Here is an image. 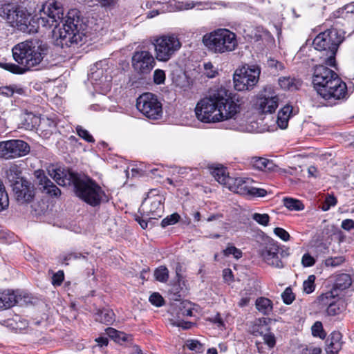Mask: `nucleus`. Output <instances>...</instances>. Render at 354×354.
<instances>
[{
	"label": "nucleus",
	"instance_id": "7",
	"mask_svg": "<svg viewBox=\"0 0 354 354\" xmlns=\"http://www.w3.org/2000/svg\"><path fill=\"white\" fill-rule=\"evenodd\" d=\"M220 121L233 118L241 111V99L223 87L216 89Z\"/></svg>",
	"mask_w": 354,
	"mask_h": 354
},
{
	"label": "nucleus",
	"instance_id": "30",
	"mask_svg": "<svg viewBox=\"0 0 354 354\" xmlns=\"http://www.w3.org/2000/svg\"><path fill=\"white\" fill-rule=\"evenodd\" d=\"M201 5V2H194L189 0L186 1H173L170 3V6L173 11H184L194 8L197 6Z\"/></svg>",
	"mask_w": 354,
	"mask_h": 354
},
{
	"label": "nucleus",
	"instance_id": "18",
	"mask_svg": "<svg viewBox=\"0 0 354 354\" xmlns=\"http://www.w3.org/2000/svg\"><path fill=\"white\" fill-rule=\"evenodd\" d=\"M13 192L19 204L30 203L34 196L33 187L29 182L23 179L14 184Z\"/></svg>",
	"mask_w": 354,
	"mask_h": 354
},
{
	"label": "nucleus",
	"instance_id": "29",
	"mask_svg": "<svg viewBox=\"0 0 354 354\" xmlns=\"http://www.w3.org/2000/svg\"><path fill=\"white\" fill-rule=\"evenodd\" d=\"M292 111V107L289 105L283 106L278 113L277 123L278 126L284 129L288 127V120Z\"/></svg>",
	"mask_w": 354,
	"mask_h": 354
},
{
	"label": "nucleus",
	"instance_id": "59",
	"mask_svg": "<svg viewBox=\"0 0 354 354\" xmlns=\"http://www.w3.org/2000/svg\"><path fill=\"white\" fill-rule=\"evenodd\" d=\"M82 257L84 258V257L80 253L71 252L66 254H64L63 256H62L61 259L62 263H64L66 265H68V263H67V261L73 259H77L81 258Z\"/></svg>",
	"mask_w": 354,
	"mask_h": 354
},
{
	"label": "nucleus",
	"instance_id": "23",
	"mask_svg": "<svg viewBox=\"0 0 354 354\" xmlns=\"http://www.w3.org/2000/svg\"><path fill=\"white\" fill-rule=\"evenodd\" d=\"M279 84L283 90L294 91L300 88L302 81L294 77H281L279 79Z\"/></svg>",
	"mask_w": 354,
	"mask_h": 354
},
{
	"label": "nucleus",
	"instance_id": "1",
	"mask_svg": "<svg viewBox=\"0 0 354 354\" xmlns=\"http://www.w3.org/2000/svg\"><path fill=\"white\" fill-rule=\"evenodd\" d=\"M38 27H55L53 37L56 46L61 48L75 47L82 44L85 34L77 11L72 10L64 17L61 3L48 1L39 10Z\"/></svg>",
	"mask_w": 354,
	"mask_h": 354
},
{
	"label": "nucleus",
	"instance_id": "57",
	"mask_svg": "<svg viewBox=\"0 0 354 354\" xmlns=\"http://www.w3.org/2000/svg\"><path fill=\"white\" fill-rule=\"evenodd\" d=\"M344 261L343 257H330L326 259L325 264L327 266L336 267L341 265Z\"/></svg>",
	"mask_w": 354,
	"mask_h": 354
},
{
	"label": "nucleus",
	"instance_id": "52",
	"mask_svg": "<svg viewBox=\"0 0 354 354\" xmlns=\"http://www.w3.org/2000/svg\"><path fill=\"white\" fill-rule=\"evenodd\" d=\"M103 70L102 69H97L96 71L92 72L90 75L89 79L94 84H100L102 82L103 78Z\"/></svg>",
	"mask_w": 354,
	"mask_h": 354
},
{
	"label": "nucleus",
	"instance_id": "47",
	"mask_svg": "<svg viewBox=\"0 0 354 354\" xmlns=\"http://www.w3.org/2000/svg\"><path fill=\"white\" fill-rule=\"evenodd\" d=\"M179 219L180 215L177 213H174L162 219L160 225L162 227H165L168 225L176 223L179 221Z\"/></svg>",
	"mask_w": 354,
	"mask_h": 354
},
{
	"label": "nucleus",
	"instance_id": "64",
	"mask_svg": "<svg viewBox=\"0 0 354 354\" xmlns=\"http://www.w3.org/2000/svg\"><path fill=\"white\" fill-rule=\"evenodd\" d=\"M209 320L214 324H216L218 328H223L225 326V324L221 315L219 314L211 317Z\"/></svg>",
	"mask_w": 354,
	"mask_h": 354
},
{
	"label": "nucleus",
	"instance_id": "12",
	"mask_svg": "<svg viewBox=\"0 0 354 354\" xmlns=\"http://www.w3.org/2000/svg\"><path fill=\"white\" fill-rule=\"evenodd\" d=\"M331 105L348 97L347 86L339 76L330 82L326 88H319V94Z\"/></svg>",
	"mask_w": 354,
	"mask_h": 354
},
{
	"label": "nucleus",
	"instance_id": "54",
	"mask_svg": "<svg viewBox=\"0 0 354 354\" xmlns=\"http://www.w3.org/2000/svg\"><path fill=\"white\" fill-rule=\"evenodd\" d=\"M204 73L207 77L213 78L216 77L218 72L211 62H207L204 64Z\"/></svg>",
	"mask_w": 354,
	"mask_h": 354
},
{
	"label": "nucleus",
	"instance_id": "46",
	"mask_svg": "<svg viewBox=\"0 0 354 354\" xmlns=\"http://www.w3.org/2000/svg\"><path fill=\"white\" fill-rule=\"evenodd\" d=\"M223 254L226 257L232 254L235 259H239L242 257V252L234 245H228L226 249L223 250Z\"/></svg>",
	"mask_w": 354,
	"mask_h": 354
},
{
	"label": "nucleus",
	"instance_id": "60",
	"mask_svg": "<svg viewBox=\"0 0 354 354\" xmlns=\"http://www.w3.org/2000/svg\"><path fill=\"white\" fill-rule=\"evenodd\" d=\"M315 263V259L308 253H306L303 255L301 259V264L304 267H310Z\"/></svg>",
	"mask_w": 354,
	"mask_h": 354
},
{
	"label": "nucleus",
	"instance_id": "3",
	"mask_svg": "<svg viewBox=\"0 0 354 354\" xmlns=\"http://www.w3.org/2000/svg\"><path fill=\"white\" fill-rule=\"evenodd\" d=\"M0 17L5 19L11 26L28 34L37 32L38 24L31 17V13L22 5L6 3L0 6Z\"/></svg>",
	"mask_w": 354,
	"mask_h": 354
},
{
	"label": "nucleus",
	"instance_id": "17",
	"mask_svg": "<svg viewBox=\"0 0 354 354\" xmlns=\"http://www.w3.org/2000/svg\"><path fill=\"white\" fill-rule=\"evenodd\" d=\"M337 74L324 65L315 66L313 77L314 87L319 94V88H326L328 84L337 77Z\"/></svg>",
	"mask_w": 354,
	"mask_h": 354
},
{
	"label": "nucleus",
	"instance_id": "53",
	"mask_svg": "<svg viewBox=\"0 0 354 354\" xmlns=\"http://www.w3.org/2000/svg\"><path fill=\"white\" fill-rule=\"evenodd\" d=\"M264 343L266 344L270 348H273L275 346L276 340L274 334L268 331H266L263 335Z\"/></svg>",
	"mask_w": 354,
	"mask_h": 354
},
{
	"label": "nucleus",
	"instance_id": "6",
	"mask_svg": "<svg viewBox=\"0 0 354 354\" xmlns=\"http://www.w3.org/2000/svg\"><path fill=\"white\" fill-rule=\"evenodd\" d=\"M344 37L337 29H328L319 33L313 40L315 48L325 51L327 58L325 64L329 66H335V55L339 46L344 41Z\"/></svg>",
	"mask_w": 354,
	"mask_h": 354
},
{
	"label": "nucleus",
	"instance_id": "19",
	"mask_svg": "<svg viewBox=\"0 0 354 354\" xmlns=\"http://www.w3.org/2000/svg\"><path fill=\"white\" fill-rule=\"evenodd\" d=\"M252 180L248 178H233L228 189L232 192L243 196H250Z\"/></svg>",
	"mask_w": 354,
	"mask_h": 354
},
{
	"label": "nucleus",
	"instance_id": "48",
	"mask_svg": "<svg viewBox=\"0 0 354 354\" xmlns=\"http://www.w3.org/2000/svg\"><path fill=\"white\" fill-rule=\"evenodd\" d=\"M77 135L88 142H94L95 140L89 132L81 126L76 127Z\"/></svg>",
	"mask_w": 354,
	"mask_h": 354
},
{
	"label": "nucleus",
	"instance_id": "26",
	"mask_svg": "<svg viewBox=\"0 0 354 354\" xmlns=\"http://www.w3.org/2000/svg\"><path fill=\"white\" fill-rule=\"evenodd\" d=\"M255 306L257 310L263 315H270L273 310L272 301L264 297L257 298Z\"/></svg>",
	"mask_w": 354,
	"mask_h": 354
},
{
	"label": "nucleus",
	"instance_id": "11",
	"mask_svg": "<svg viewBox=\"0 0 354 354\" xmlns=\"http://www.w3.org/2000/svg\"><path fill=\"white\" fill-rule=\"evenodd\" d=\"M138 110L149 120H158L162 115L161 102L156 95L151 93H145L137 99Z\"/></svg>",
	"mask_w": 354,
	"mask_h": 354
},
{
	"label": "nucleus",
	"instance_id": "35",
	"mask_svg": "<svg viewBox=\"0 0 354 354\" xmlns=\"http://www.w3.org/2000/svg\"><path fill=\"white\" fill-rule=\"evenodd\" d=\"M21 171L19 167L16 164H11L6 171V178L10 182L16 183L19 179Z\"/></svg>",
	"mask_w": 354,
	"mask_h": 354
},
{
	"label": "nucleus",
	"instance_id": "42",
	"mask_svg": "<svg viewBox=\"0 0 354 354\" xmlns=\"http://www.w3.org/2000/svg\"><path fill=\"white\" fill-rule=\"evenodd\" d=\"M315 276L313 274L309 275L306 280L303 283V290L306 294H310L314 292L315 289Z\"/></svg>",
	"mask_w": 354,
	"mask_h": 354
},
{
	"label": "nucleus",
	"instance_id": "51",
	"mask_svg": "<svg viewBox=\"0 0 354 354\" xmlns=\"http://www.w3.org/2000/svg\"><path fill=\"white\" fill-rule=\"evenodd\" d=\"M153 82L156 84H162L165 82L166 75L163 70L156 69L153 72Z\"/></svg>",
	"mask_w": 354,
	"mask_h": 354
},
{
	"label": "nucleus",
	"instance_id": "49",
	"mask_svg": "<svg viewBox=\"0 0 354 354\" xmlns=\"http://www.w3.org/2000/svg\"><path fill=\"white\" fill-rule=\"evenodd\" d=\"M281 297L283 301L287 305L291 304L295 299V295L290 287L285 289L281 294Z\"/></svg>",
	"mask_w": 354,
	"mask_h": 354
},
{
	"label": "nucleus",
	"instance_id": "56",
	"mask_svg": "<svg viewBox=\"0 0 354 354\" xmlns=\"http://www.w3.org/2000/svg\"><path fill=\"white\" fill-rule=\"evenodd\" d=\"M149 301L151 304L160 307L163 305L164 299L158 292H153L149 297Z\"/></svg>",
	"mask_w": 354,
	"mask_h": 354
},
{
	"label": "nucleus",
	"instance_id": "9",
	"mask_svg": "<svg viewBox=\"0 0 354 354\" xmlns=\"http://www.w3.org/2000/svg\"><path fill=\"white\" fill-rule=\"evenodd\" d=\"M217 100L216 90H215L209 97L201 99L197 103L195 113L198 120L205 123L220 122Z\"/></svg>",
	"mask_w": 354,
	"mask_h": 354
},
{
	"label": "nucleus",
	"instance_id": "61",
	"mask_svg": "<svg viewBox=\"0 0 354 354\" xmlns=\"http://www.w3.org/2000/svg\"><path fill=\"white\" fill-rule=\"evenodd\" d=\"M339 311V307L337 306L335 301L333 303H330L329 306H328L326 312L328 315L333 316L337 314Z\"/></svg>",
	"mask_w": 354,
	"mask_h": 354
},
{
	"label": "nucleus",
	"instance_id": "31",
	"mask_svg": "<svg viewBox=\"0 0 354 354\" xmlns=\"http://www.w3.org/2000/svg\"><path fill=\"white\" fill-rule=\"evenodd\" d=\"M14 93L23 95L24 93V89L17 84H12L0 87V95L9 97L12 96Z\"/></svg>",
	"mask_w": 354,
	"mask_h": 354
},
{
	"label": "nucleus",
	"instance_id": "8",
	"mask_svg": "<svg viewBox=\"0 0 354 354\" xmlns=\"http://www.w3.org/2000/svg\"><path fill=\"white\" fill-rule=\"evenodd\" d=\"M155 57L159 62L169 61L181 48V43L174 35H162L154 40Z\"/></svg>",
	"mask_w": 354,
	"mask_h": 354
},
{
	"label": "nucleus",
	"instance_id": "14",
	"mask_svg": "<svg viewBox=\"0 0 354 354\" xmlns=\"http://www.w3.org/2000/svg\"><path fill=\"white\" fill-rule=\"evenodd\" d=\"M156 57L151 52L143 50L134 52L131 58V65L135 72L141 75H148L155 67Z\"/></svg>",
	"mask_w": 354,
	"mask_h": 354
},
{
	"label": "nucleus",
	"instance_id": "13",
	"mask_svg": "<svg viewBox=\"0 0 354 354\" xmlns=\"http://www.w3.org/2000/svg\"><path fill=\"white\" fill-rule=\"evenodd\" d=\"M30 147L21 140H10L0 142V158L6 160L14 159L27 155Z\"/></svg>",
	"mask_w": 354,
	"mask_h": 354
},
{
	"label": "nucleus",
	"instance_id": "58",
	"mask_svg": "<svg viewBox=\"0 0 354 354\" xmlns=\"http://www.w3.org/2000/svg\"><path fill=\"white\" fill-rule=\"evenodd\" d=\"M64 274L62 270H59L55 273L52 277V283L55 286H60L64 281Z\"/></svg>",
	"mask_w": 354,
	"mask_h": 354
},
{
	"label": "nucleus",
	"instance_id": "50",
	"mask_svg": "<svg viewBox=\"0 0 354 354\" xmlns=\"http://www.w3.org/2000/svg\"><path fill=\"white\" fill-rule=\"evenodd\" d=\"M252 218L259 224L266 226L270 221V216L267 214L254 213L252 215Z\"/></svg>",
	"mask_w": 354,
	"mask_h": 354
},
{
	"label": "nucleus",
	"instance_id": "44",
	"mask_svg": "<svg viewBox=\"0 0 354 354\" xmlns=\"http://www.w3.org/2000/svg\"><path fill=\"white\" fill-rule=\"evenodd\" d=\"M266 64L268 67L273 71L272 73H276L284 69V65L283 63L272 58L268 59Z\"/></svg>",
	"mask_w": 354,
	"mask_h": 354
},
{
	"label": "nucleus",
	"instance_id": "33",
	"mask_svg": "<svg viewBox=\"0 0 354 354\" xmlns=\"http://www.w3.org/2000/svg\"><path fill=\"white\" fill-rule=\"evenodd\" d=\"M113 312L110 309H102L97 311L95 320L103 324H109L113 321Z\"/></svg>",
	"mask_w": 354,
	"mask_h": 354
},
{
	"label": "nucleus",
	"instance_id": "2",
	"mask_svg": "<svg viewBox=\"0 0 354 354\" xmlns=\"http://www.w3.org/2000/svg\"><path fill=\"white\" fill-rule=\"evenodd\" d=\"M46 47L39 41L26 40L16 44L12 49L17 64L0 63V66L14 74H24L39 66L46 55Z\"/></svg>",
	"mask_w": 354,
	"mask_h": 354
},
{
	"label": "nucleus",
	"instance_id": "24",
	"mask_svg": "<svg viewBox=\"0 0 354 354\" xmlns=\"http://www.w3.org/2000/svg\"><path fill=\"white\" fill-rule=\"evenodd\" d=\"M48 174L52 177L55 181L60 186H65L67 184H69L71 182L73 183V180L71 178V174H76L75 173L69 172L68 178L66 177V174H64L63 171H61L60 169H48Z\"/></svg>",
	"mask_w": 354,
	"mask_h": 354
},
{
	"label": "nucleus",
	"instance_id": "62",
	"mask_svg": "<svg viewBox=\"0 0 354 354\" xmlns=\"http://www.w3.org/2000/svg\"><path fill=\"white\" fill-rule=\"evenodd\" d=\"M267 194V191L262 188H257L252 187L251 196L263 197Z\"/></svg>",
	"mask_w": 354,
	"mask_h": 354
},
{
	"label": "nucleus",
	"instance_id": "40",
	"mask_svg": "<svg viewBox=\"0 0 354 354\" xmlns=\"http://www.w3.org/2000/svg\"><path fill=\"white\" fill-rule=\"evenodd\" d=\"M9 205L8 195L5 186L0 178V212L6 209Z\"/></svg>",
	"mask_w": 354,
	"mask_h": 354
},
{
	"label": "nucleus",
	"instance_id": "15",
	"mask_svg": "<svg viewBox=\"0 0 354 354\" xmlns=\"http://www.w3.org/2000/svg\"><path fill=\"white\" fill-rule=\"evenodd\" d=\"M153 192H157V190L151 191L141 205L142 211L150 219L160 217L164 209L163 196L158 194H153Z\"/></svg>",
	"mask_w": 354,
	"mask_h": 354
},
{
	"label": "nucleus",
	"instance_id": "27",
	"mask_svg": "<svg viewBox=\"0 0 354 354\" xmlns=\"http://www.w3.org/2000/svg\"><path fill=\"white\" fill-rule=\"evenodd\" d=\"M352 283L351 277L349 274L342 273L335 276L333 290L337 292V290H343L351 286Z\"/></svg>",
	"mask_w": 354,
	"mask_h": 354
},
{
	"label": "nucleus",
	"instance_id": "28",
	"mask_svg": "<svg viewBox=\"0 0 354 354\" xmlns=\"http://www.w3.org/2000/svg\"><path fill=\"white\" fill-rule=\"evenodd\" d=\"M212 174L216 181L228 188L234 178L229 176L223 167H215Z\"/></svg>",
	"mask_w": 354,
	"mask_h": 354
},
{
	"label": "nucleus",
	"instance_id": "36",
	"mask_svg": "<svg viewBox=\"0 0 354 354\" xmlns=\"http://www.w3.org/2000/svg\"><path fill=\"white\" fill-rule=\"evenodd\" d=\"M337 295V292H335L333 290H332L322 294L318 297V301L322 306H329L330 303H333L335 301V297Z\"/></svg>",
	"mask_w": 354,
	"mask_h": 354
},
{
	"label": "nucleus",
	"instance_id": "63",
	"mask_svg": "<svg viewBox=\"0 0 354 354\" xmlns=\"http://www.w3.org/2000/svg\"><path fill=\"white\" fill-rule=\"evenodd\" d=\"M342 229L346 231L354 229V221L352 219L343 220L341 224Z\"/></svg>",
	"mask_w": 354,
	"mask_h": 354
},
{
	"label": "nucleus",
	"instance_id": "45",
	"mask_svg": "<svg viewBox=\"0 0 354 354\" xmlns=\"http://www.w3.org/2000/svg\"><path fill=\"white\" fill-rule=\"evenodd\" d=\"M312 334L315 337H319L324 339L326 333L323 330L322 324L320 322H316L312 326Z\"/></svg>",
	"mask_w": 354,
	"mask_h": 354
},
{
	"label": "nucleus",
	"instance_id": "55",
	"mask_svg": "<svg viewBox=\"0 0 354 354\" xmlns=\"http://www.w3.org/2000/svg\"><path fill=\"white\" fill-rule=\"evenodd\" d=\"M274 233L277 237L283 241H288L290 240V236L289 233L282 227H275L274 229Z\"/></svg>",
	"mask_w": 354,
	"mask_h": 354
},
{
	"label": "nucleus",
	"instance_id": "34",
	"mask_svg": "<svg viewBox=\"0 0 354 354\" xmlns=\"http://www.w3.org/2000/svg\"><path fill=\"white\" fill-rule=\"evenodd\" d=\"M106 333L111 339L117 342H124L131 339L130 335L113 328H108L106 329Z\"/></svg>",
	"mask_w": 354,
	"mask_h": 354
},
{
	"label": "nucleus",
	"instance_id": "16",
	"mask_svg": "<svg viewBox=\"0 0 354 354\" xmlns=\"http://www.w3.org/2000/svg\"><path fill=\"white\" fill-rule=\"evenodd\" d=\"M279 254V246L274 240L268 241L259 250V254L265 263L276 268H282L284 265Z\"/></svg>",
	"mask_w": 354,
	"mask_h": 354
},
{
	"label": "nucleus",
	"instance_id": "20",
	"mask_svg": "<svg viewBox=\"0 0 354 354\" xmlns=\"http://www.w3.org/2000/svg\"><path fill=\"white\" fill-rule=\"evenodd\" d=\"M279 106V98L274 96H263L258 99L257 106L258 111L261 113H272Z\"/></svg>",
	"mask_w": 354,
	"mask_h": 354
},
{
	"label": "nucleus",
	"instance_id": "22",
	"mask_svg": "<svg viewBox=\"0 0 354 354\" xmlns=\"http://www.w3.org/2000/svg\"><path fill=\"white\" fill-rule=\"evenodd\" d=\"M341 334L339 332H333L330 334V338L326 340V351L327 354H337L342 348L340 342Z\"/></svg>",
	"mask_w": 354,
	"mask_h": 354
},
{
	"label": "nucleus",
	"instance_id": "4",
	"mask_svg": "<svg viewBox=\"0 0 354 354\" xmlns=\"http://www.w3.org/2000/svg\"><path fill=\"white\" fill-rule=\"evenodd\" d=\"M76 196L88 205L96 207L106 201L102 188L93 179L79 174H71Z\"/></svg>",
	"mask_w": 354,
	"mask_h": 354
},
{
	"label": "nucleus",
	"instance_id": "5",
	"mask_svg": "<svg viewBox=\"0 0 354 354\" xmlns=\"http://www.w3.org/2000/svg\"><path fill=\"white\" fill-rule=\"evenodd\" d=\"M202 42L209 52L214 54L230 53L238 47L236 34L227 28H218L205 34Z\"/></svg>",
	"mask_w": 354,
	"mask_h": 354
},
{
	"label": "nucleus",
	"instance_id": "43",
	"mask_svg": "<svg viewBox=\"0 0 354 354\" xmlns=\"http://www.w3.org/2000/svg\"><path fill=\"white\" fill-rule=\"evenodd\" d=\"M337 203V198L333 195H329L326 197L324 201L322 204L321 208L324 212H326L329 210L331 207L335 206Z\"/></svg>",
	"mask_w": 354,
	"mask_h": 354
},
{
	"label": "nucleus",
	"instance_id": "41",
	"mask_svg": "<svg viewBox=\"0 0 354 354\" xmlns=\"http://www.w3.org/2000/svg\"><path fill=\"white\" fill-rule=\"evenodd\" d=\"M155 279L162 283L166 282L169 278V270L165 266H160L154 271Z\"/></svg>",
	"mask_w": 354,
	"mask_h": 354
},
{
	"label": "nucleus",
	"instance_id": "21",
	"mask_svg": "<svg viewBox=\"0 0 354 354\" xmlns=\"http://www.w3.org/2000/svg\"><path fill=\"white\" fill-rule=\"evenodd\" d=\"M39 185L42 186L44 191L53 196H58L61 194L60 189L48 179L43 171L38 170L35 172Z\"/></svg>",
	"mask_w": 354,
	"mask_h": 354
},
{
	"label": "nucleus",
	"instance_id": "32",
	"mask_svg": "<svg viewBox=\"0 0 354 354\" xmlns=\"http://www.w3.org/2000/svg\"><path fill=\"white\" fill-rule=\"evenodd\" d=\"M269 330V327L264 319H257L254 322L250 328V333L254 336H262L266 331Z\"/></svg>",
	"mask_w": 354,
	"mask_h": 354
},
{
	"label": "nucleus",
	"instance_id": "38",
	"mask_svg": "<svg viewBox=\"0 0 354 354\" xmlns=\"http://www.w3.org/2000/svg\"><path fill=\"white\" fill-rule=\"evenodd\" d=\"M283 202V205L290 210L299 211L304 207L300 201L292 198H284Z\"/></svg>",
	"mask_w": 354,
	"mask_h": 354
},
{
	"label": "nucleus",
	"instance_id": "37",
	"mask_svg": "<svg viewBox=\"0 0 354 354\" xmlns=\"http://www.w3.org/2000/svg\"><path fill=\"white\" fill-rule=\"evenodd\" d=\"M252 164L254 167L260 170H272L274 167L272 161L265 158H254Z\"/></svg>",
	"mask_w": 354,
	"mask_h": 354
},
{
	"label": "nucleus",
	"instance_id": "25",
	"mask_svg": "<svg viewBox=\"0 0 354 354\" xmlns=\"http://www.w3.org/2000/svg\"><path fill=\"white\" fill-rule=\"evenodd\" d=\"M17 302V296L10 290L0 293V310L9 308Z\"/></svg>",
	"mask_w": 354,
	"mask_h": 354
},
{
	"label": "nucleus",
	"instance_id": "39",
	"mask_svg": "<svg viewBox=\"0 0 354 354\" xmlns=\"http://www.w3.org/2000/svg\"><path fill=\"white\" fill-rule=\"evenodd\" d=\"M185 346L189 350L196 353H203L205 350L204 345L198 340L194 339H189L185 341Z\"/></svg>",
	"mask_w": 354,
	"mask_h": 354
},
{
	"label": "nucleus",
	"instance_id": "10",
	"mask_svg": "<svg viewBox=\"0 0 354 354\" xmlns=\"http://www.w3.org/2000/svg\"><path fill=\"white\" fill-rule=\"evenodd\" d=\"M261 68L257 65L236 70L234 75V88L239 91H250L258 83Z\"/></svg>",
	"mask_w": 354,
	"mask_h": 354
}]
</instances>
